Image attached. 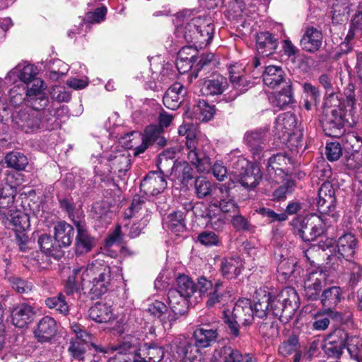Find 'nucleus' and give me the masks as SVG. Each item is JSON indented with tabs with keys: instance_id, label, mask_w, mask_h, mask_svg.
<instances>
[{
	"instance_id": "obj_1",
	"label": "nucleus",
	"mask_w": 362,
	"mask_h": 362,
	"mask_svg": "<svg viewBox=\"0 0 362 362\" xmlns=\"http://www.w3.org/2000/svg\"><path fill=\"white\" fill-rule=\"evenodd\" d=\"M252 305L247 298L239 299L232 310L223 312L224 322L228 325L230 334L239 335V325L250 326L255 316L264 319L269 317H278L280 320L290 318L299 307V298L292 287H286L277 295L272 296L267 287L257 289Z\"/></svg>"
},
{
	"instance_id": "obj_2",
	"label": "nucleus",
	"mask_w": 362,
	"mask_h": 362,
	"mask_svg": "<svg viewBox=\"0 0 362 362\" xmlns=\"http://www.w3.org/2000/svg\"><path fill=\"white\" fill-rule=\"evenodd\" d=\"M176 27V33L182 35L189 47H183L179 52V59L176 66L181 74H185L192 69V61H195L194 56L185 57L184 54L189 49H203L209 45L214 35V25L212 19L207 16L197 15L194 11L184 10L179 13L173 20Z\"/></svg>"
},
{
	"instance_id": "obj_3",
	"label": "nucleus",
	"mask_w": 362,
	"mask_h": 362,
	"mask_svg": "<svg viewBox=\"0 0 362 362\" xmlns=\"http://www.w3.org/2000/svg\"><path fill=\"white\" fill-rule=\"evenodd\" d=\"M344 95L346 96V100L344 101L345 110L339 105L340 103L337 101L333 105L332 102H329L330 107L325 108L322 127L324 132L329 136L340 137L342 136L344 133L345 122L350 124L349 118L346 117H350L352 122H355L358 116V107L362 109L358 105L359 100L355 98L353 86L349 85L345 90Z\"/></svg>"
},
{
	"instance_id": "obj_4",
	"label": "nucleus",
	"mask_w": 362,
	"mask_h": 362,
	"mask_svg": "<svg viewBox=\"0 0 362 362\" xmlns=\"http://www.w3.org/2000/svg\"><path fill=\"white\" fill-rule=\"evenodd\" d=\"M178 133L185 136L186 151L189 161L198 172H207L211 168L209 150L211 146L191 124H184L179 127Z\"/></svg>"
},
{
	"instance_id": "obj_5",
	"label": "nucleus",
	"mask_w": 362,
	"mask_h": 362,
	"mask_svg": "<svg viewBox=\"0 0 362 362\" xmlns=\"http://www.w3.org/2000/svg\"><path fill=\"white\" fill-rule=\"evenodd\" d=\"M345 347L351 359L354 362L362 361V340L356 336L349 337L348 333L341 329H336L327 336L322 349L328 356L339 358Z\"/></svg>"
},
{
	"instance_id": "obj_6",
	"label": "nucleus",
	"mask_w": 362,
	"mask_h": 362,
	"mask_svg": "<svg viewBox=\"0 0 362 362\" xmlns=\"http://www.w3.org/2000/svg\"><path fill=\"white\" fill-rule=\"evenodd\" d=\"M4 85L11 87L8 96L13 107L10 118L18 128H23V64L18 63L10 70L4 79Z\"/></svg>"
},
{
	"instance_id": "obj_7",
	"label": "nucleus",
	"mask_w": 362,
	"mask_h": 362,
	"mask_svg": "<svg viewBox=\"0 0 362 362\" xmlns=\"http://www.w3.org/2000/svg\"><path fill=\"white\" fill-rule=\"evenodd\" d=\"M15 197L16 190L13 187L8 185L0 187V219L6 218L9 220L19 250L23 252V212L18 209L6 212L14 203Z\"/></svg>"
},
{
	"instance_id": "obj_8",
	"label": "nucleus",
	"mask_w": 362,
	"mask_h": 362,
	"mask_svg": "<svg viewBox=\"0 0 362 362\" xmlns=\"http://www.w3.org/2000/svg\"><path fill=\"white\" fill-rule=\"evenodd\" d=\"M294 233L306 241H313L322 235L327 228V218L325 215L310 214L306 216H297L291 222Z\"/></svg>"
},
{
	"instance_id": "obj_9",
	"label": "nucleus",
	"mask_w": 362,
	"mask_h": 362,
	"mask_svg": "<svg viewBox=\"0 0 362 362\" xmlns=\"http://www.w3.org/2000/svg\"><path fill=\"white\" fill-rule=\"evenodd\" d=\"M90 274H86L88 281L86 290L93 297L99 298L107 293L111 287V268L104 261L95 259L92 262Z\"/></svg>"
},
{
	"instance_id": "obj_10",
	"label": "nucleus",
	"mask_w": 362,
	"mask_h": 362,
	"mask_svg": "<svg viewBox=\"0 0 362 362\" xmlns=\"http://www.w3.org/2000/svg\"><path fill=\"white\" fill-rule=\"evenodd\" d=\"M358 241L356 235L351 232L341 234L336 242L337 252L334 255L340 262L343 260L351 266L350 269L354 275L360 277L362 275V267L354 262V255L358 248Z\"/></svg>"
},
{
	"instance_id": "obj_11",
	"label": "nucleus",
	"mask_w": 362,
	"mask_h": 362,
	"mask_svg": "<svg viewBox=\"0 0 362 362\" xmlns=\"http://www.w3.org/2000/svg\"><path fill=\"white\" fill-rule=\"evenodd\" d=\"M25 84L27 90L24 105L34 109H44L47 106L49 100L44 93L45 89L44 81L39 77H34Z\"/></svg>"
},
{
	"instance_id": "obj_12",
	"label": "nucleus",
	"mask_w": 362,
	"mask_h": 362,
	"mask_svg": "<svg viewBox=\"0 0 362 362\" xmlns=\"http://www.w3.org/2000/svg\"><path fill=\"white\" fill-rule=\"evenodd\" d=\"M231 182L221 185L216 192L215 197L213 199V205L218 208L224 214H235L239 213V207L233 197L230 194V189L235 187V182L230 178Z\"/></svg>"
},
{
	"instance_id": "obj_13",
	"label": "nucleus",
	"mask_w": 362,
	"mask_h": 362,
	"mask_svg": "<svg viewBox=\"0 0 362 362\" xmlns=\"http://www.w3.org/2000/svg\"><path fill=\"white\" fill-rule=\"evenodd\" d=\"M92 262L86 267L77 265L73 268L69 275L64 286V291L67 295H71L78 292L81 289L86 290V283L88 281V276L91 271Z\"/></svg>"
},
{
	"instance_id": "obj_14",
	"label": "nucleus",
	"mask_w": 362,
	"mask_h": 362,
	"mask_svg": "<svg viewBox=\"0 0 362 362\" xmlns=\"http://www.w3.org/2000/svg\"><path fill=\"white\" fill-rule=\"evenodd\" d=\"M327 274L321 269L309 272L304 282V295L310 300L318 299L322 288L325 285Z\"/></svg>"
},
{
	"instance_id": "obj_15",
	"label": "nucleus",
	"mask_w": 362,
	"mask_h": 362,
	"mask_svg": "<svg viewBox=\"0 0 362 362\" xmlns=\"http://www.w3.org/2000/svg\"><path fill=\"white\" fill-rule=\"evenodd\" d=\"M244 140L251 152L255 162L260 161L267 152L265 149L267 139L266 132L264 130H254L247 132Z\"/></svg>"
},
{
	"instance_id": "obj_16",
	"label": "nucleus",
	"mask_w": 362,
	"mask_h": 362,
	"mask_svg": "<svg viewBox=\"0 0 362 362\" xmlns=\"http://www.w3.org/2000/svg\"><path fill=\"white\" fill-rule=\"evenodd\" d=\"M298 130L296 115L291 112L280 114L276 119L274 125L275 134L284 140L288 141Z\"/></svg>"
},
{
	"instance_id": "obj_17",
	"label": "nucleus",
	"mask_w": 362,
	"mask_h": 362,
	"mask_svg": "<svg viewBox=\"0 0 362 362\" xmlns=\"http://www.w3.org/2000/svg\"><path fill=\"white\" fill-rule=\"evenodd\" d=\"M318 211L325 215L332 214L336 208L335 190L332 185L329 182L322 184L318 190V198L317 200Z\"/></svg>"
},
{
	"instance_id": "obj_18",
	"label": "nucleus",
	"mask_w": 362,
	"mask_h": 362,
	"mask_svg": "<svg viewBox=\"0 0 362 362\" xmlns=\"http://www.w3.org/2000/svg\"><path fill=\"white\" fill-rule=\"evenodd\" d=\"M74 223L77 230L74 245L76 253L78 255L86 254L93 247L95 240L88 233L84 221L74 220Z\"/></svg>"
},
{
	"instance_id": "obj_19",
	"label": "nucleus",
	"mask_w": 362,
	"mask_h": 362,
	"mask_svg": "<svg viewBox=\"0 0 362 362\" xmlns=\"http://www.w3.org/2000/svg\"><path fill=\"white\" fill-rule=\"evenodd\" d=\"M241 68L233 65L229 69L230 80L233 90L230 92V100H235L239 95L246 92L252 86V83L243 73Z\"/></svg>"
},
{
	"instance_id": "obj_20",
	"label": "nucleus",
	"mask_w": 362,
	"mask_h": 362,
	"mask_svg": "<svg viewBox=\"0 0 362 362\" xmlns=\"http://www.w3.org/2000/svg\"><path fill=\"white\" fill-rule=\"evenodd\" d=\"M189 300L175 289L170 290L168 293V304L172 315L168 316V319L176 321L180 316L184 315L188 309Z\"/></svg>"
},
{
	"instance_id": "obj_21",
	"label": "nucleus",
	"mask_w": 362,
	"mask_h": 362,
	"mask_svg": "<svg viewBox=\"0 0 362 362\" xmlns=\"http://www.w3.org/2000/svg\"><path fill=\"white\" fill-rule=\"evenodd\" d=\"M57 325L55 320L49 316L43 317L33 329L34 337L40 343L49 342L56 335Z\"/></svg>"
},
{
	"instance_id": "obj_22",
	"label": "nucleus",
	"mask_w": 362,
	"mask_h": 362,
	"mask_svg": "<svg viewBox=\"0 0 362 362\" xmlns=\"http://www.w3.org/2000/svg\"><path fill=\"white\" fill-rule=\"evenodd\" d=\"M165 172H150L141 183V187L146 194L157 195L163 192L166 186L167 182L163 176Z\"/></svg>"
},
{
	"instance_id": "obj_23",
	"label": "nucleus",
	"mask_w": 362,
	"mask_h": 362,
	"mask_svg": "<svg viewBox=\"0 0 362 362\" xmlns=\"http://www.w3.org/2000/svg\"><path fill=\"white\" fill-rule=\"evenodd\" d=\"M186 94L187 88L180 83H175L166 90L163 98V105L168 109L176 110Z\"/></svg>"
},
{
	"instance_id": "obj_24",
	"label": "nucleus",
	"mask_w": 362,
	"mask_h": 362,
	"mask_svg": "<svg viewBox=\"0 0 362 362\" xmlns=\"http://www.w3.org/2000/svg\"><path fill=\"white\" fill-rule=\"evenodd\" d=\"M257 163L247 165L244 173L240 175L237 183L248 189H253L259 185L262 178V173Z\"/></svg>"
},
{
	"instance_id": "obj_25",
	"label": "nucleus",
	"mask_w": 362,
	"mask_h": 362,
	"mask_svg": "<svg viewBox=\"0 0 362 362\" xmlns=\"http://www.w3.org/2000/svg\"><path fill=\"white\" fill-rule=\"evenodd\" d=\"M322 40L320 30L314 27L308 28L300 40V46L303 50L313 53L320 49Z\"/></svg>"
},
{
	"instance_id": "obj_26",
	"label": "nucleus",
	"mask_w": 362,
	"mask_h": 362,
	"mask_svg": "<svg viewBox=\"0 0 362 362\" xmlns=\"http://www.w3.org/2000/svg\"><path fill=\"white\" fill-rule=\"evenodd\" d=\"M228 87V81L221 74H214L206 79L201 87V92L206 95H217L223 93Z\"/></svg>"
},
{
	"instance_id": "obj_27",
	"label": "nucleus",
	"mask_w": 362,
	"mask_h": 362,
	"mask_svg": "<svg viewBox=\"0 0 362 362\" xmlns=\"http://www.w3.org/2000/svg\"><path fill=\"white\" fill-rule=\"evenodd\" d=\"M38 244L42 253L47 256L59 259L64 255V251L59 244L50 235L42 234L38 238Z\"/></svg>"
},
{
	"instance_id": "obj_28",
	"label": "nucleus",
	"mask_w": 362,
	"mask_h": 362,
	"mask_svg": "<svg viewBox=\"0 0 362 362\" xmlns=\"http://www.w3.org/2000/svg\"><path fill=\"white\" fill-rule=\"evenodd\" d=\"M54 238L62 249L71 245L74 235L72 226L65 221H59L54 226Z\"/></svg>"
},
{
	"instance_id": "obj_29",
	"label": "nucleus",
	"mask_w": 362,
	"mask_h": 362,
	"mask_svg": "<svg viewBox=\"0 0 362 362\" xmlns=\"http://www.w3.org/2000/svg\"><path fill=\"white\" fill-rule=\"evenodd\" d=\"M88 316L98 323H105L114 318L112 306L103 302H98L91 306Z\"/></svg>"
},
{
	"instance_id": "obj_30",
	"label": "nucleus",
	"mask_w": 362,
	"mask_h": 362,
	"mask_svg": "<svg viewBox=\"0 0 362 362\" xmlns=\"http://www.w3.org/2000/svg\"><path fill=\"white\" fill-rule=\"evenodd\" d=\"M139 351L136 358H134V362H160L164 356L163 347L154 344H146Z\"/></svg>"
},
{
	"instance_id": "obj_31",
	"label": "nucleus",
	"mask_w": 362,
	"mask_h": 362,
	"mask_svg": "<svg viewBox=\"0 0 362 362\" xmlns=\"http://www.w3.org/2000/svg\"><path fill=\"white\" fill-rule=\"evenodd\" d=\"M193 337L196 345L206 348L216 341L218 332L216 328L209 326L199 327L194 331Z\"/></svg>"
},
{
	"instance_id": "obj_32",
	"label": "nucleus",
	"mask_w": 362,
	"mask_h": 362,
	"mask_svg": "<svg viewBox=\"0 0 362 362\" xmlns=\"http://www.w3.org/2000/svg\"><path fill=\"white\" fill-rule=\"evenodd\" d=\"M243 262L240 257H225L221 259L220 272L227 279H235L241 273Z\"/></svg>"
},
{
	"instance_id": "obj_33",
	"label": "nucleus",
	"mask_w": 362,
	"mask_h": 362,
	"mask_svg": "<svg viewBox=\"0 0 362 362\" xmlns=\"http://www.w3.org/2000/svg\"><path fill=\"white\" fill-rule=\"evenodd\" d=\"M162 131L161 128L158 126L150 125L145 129L143 134L136 132H131L127 134L124 139H127L130 138V136L136 135L139 138H143L146 142L148 143L151 146L154 143H157L159 146H163L166 144V139L161 136Z\"/></svg>"
},
{
	"instance_id": "obj_34",
	"label": "nucleus",
	"mask_w": 362,
	"mask_h": 362,
	"mask_svg": "<svg viewBox=\"0 0 362 362\" xmlns=\"http://www.w3.org/2000/svg\"><path fill=\"white\" fill-rule=\"evenodd\" d=\"M276 39L269 32H262L257 35V49L262 56H269L277 48Z\"/></svg>"
},
{
	"instance_id": "obj_35",
	"label": "nucleus",
	"mask_w": 362,
	"mask_h": 362,
	"mask_svg": "<svg viewBox=\"0 0 362 362\" xmlns=\"http://www.w3.org/2000/svg\"><path fill=\"white\" fill-rule=\"evenodd\" d=\"M279 353L283 356H288L294 354L293 362H300L302 357V352L298 337L296 335L290 336L286 341H283L279 345Z\"/></svg>"
},
{
	"instance_id": "obj_36",
	"label": "nucleus",
	"mask_w": 362,
	"mask_h": 362,
	"mask_svg": "<svg viewBox=\"0 0 362 362\" xmlns=\"http://www.w3.org/2000/svg\"><path fill=\"white\" fill-rule=\"evenodd\" d=\"M284 78V71L281 67L277 66H267L262 74L264 83L272 88L279 86Z\"/></svg>"
},
{
	"instance_id": "obj_37",
	"label": "nucleus",
	"mask_w": 362,
	"mask_h": 362,
	"mask_svg": "<svg viewBox=\"0 0 362 362\" xmlns=\"http://www.w3.org/2000/svg\"><path fill=\"white\" fill-rule=\"evenodd\" d=\"M148 311L155 317L160 319L165 329H168L171 327L175 321H171L168 319V316L172 315V313L168 309L167 305L158 300H156L149 305Z\"/></svg>"
},
{
	"instance_id": "obj_38",
	"label": "nucleus",
	"mask_w": 362,
	"mask_h": 362,
	"mask_svg": "<svg viewBox=\"0 0 362 362\" xmlns=\"http://www.w3.org/2000/svg\"><path fill=\"white\" fill-rule=\"evenodd\" d=\"M214 362H243L241 353L230 346H223L215 350Z\"/></svg>"
},
{
	"instance_id": "obj_39",
	"label": "nucleus",
	"mask_w": 362,
	"mask_h": 362,
	"mask_svg": "<svg viewBox=\"0 0 362 362\" xmlns=\"http://www.w3.org/2000/svg\"><path fill=\"white\" fill-rule=\"evenodd\" d=\"M62 109H48L43 110L42 114V128L46 130H54L61 127L62 120L59 119Z\"/></svg>"
},
{
	"instance_id": "obj_40",
	"label": "nucleus",
	"mask_w": 362,
	"mask_h": 362,
	"mask_svg": "<svg viewBox=\"0 0 362 362\" xmlns=\"http://www.w3.org/2000/svg\"><path fill=\"white\" fill-rule=\"evenodd\" d=\"M341 288L339 286H332L325 289L321 295V303L324 308H327L329 313L332 314L331 309L335 307L341 300Z\"/></svg>"
},
{
	"instance_id": "obj_41",
	"label": "nucleus",
	"mask_w": 362,
	"mask_h": 362,
	"mask_svg": "<svg viewBox=\"0 0 362 362\" xmlns=\"http://www.w3.org/2000/svg\"><path fill=\"white\" fill-rule=\"evenodd\" d=\"M269 101L274 107L283 108L293 103V95L291 85H287L281 91L269 97Z\"/></svg>"
},
{
	"instance_id": "obj_42",
	"label": "nucleus",
	"mask_w": 362,
	"mask_h": 362,
	"mask_svg": "<svg viewBox=\"0 0 362 362\" xmlns=\"http://www.w3.org/2000/svg\"><path fill=\"white\" fill-rule=\"evenodd\" d=\"M109 165L111 168L110 172L125 173L131 165L130 158L129 155L122 153L120 152L116 153L114 155L111 154L108 158Z\"/></svg>"
},
{
	"instance_id": "obj_43",
	"label": "nucleus",
	"mask_w": 362,
	"mask_h": 362,
	"mask_svg": "<svg viewBox=\"0 0 362 362\" xmlns=\"http://www.w3.org/2000/svg\"><path fill=\"white\" fill-rule=\"evenodd\" d=\"M215 113L214 107L209 105L205 100H199L192 110V117L199 121L210 120Z\"/></svg>"
},
{
	"instance_id": "obj_44",
	"label": "nucleus",
	"mask_w": 362,
	"mask_h": 362,
	"mask_svg": "<svg viewBox=\"0 0 362 362\" xmlns=\"http://www.w3.org/2000/svg\"><path fill=\"white\" fill-rule=\"evenodd\" d=\"M291 159L283 153H276L272 156L268 160L267 163V170L270 176L273 173L283 175L284 174V170L283 167L289 163Z\"/></svg>"
},
{
	"instance_id": "obj_45",
	"label": "nucleus",
	"mask_w": 362,
	"mask_h": 362,
	"mask_svg": "<svg viewBox=\"0 0 362 362\" xmlns=\"http://www.w3.org/2000/svg\"><path fill=\"white\" fill-rule=\"evenodd\" d=\"M176 154V150L175 148H167L163 151L158 156L157 161V166L159 170L165 172L168 174L170 171V168L176 163L173 160Z\"/></svg>"
},
{
	"instance_id": "obj_46",
	"label": "nucleus",
	"mask_w": 362,
	"mask_h": 362,
	"mask_svg": "<svg viewBox=\"0 0 362 362\" xmlns=\"http://www.w3.org/2000/svg\"><path fill=\"white\" fill-rule=\"evenodd\" d=\"M176 291L190 298L197 291V286L194 282L187 275H180L177 278Z\"/></svg>"
},
{
	"instance_id": "obj_47",
	"label": "nucleus",
	"mask_w": 362,
	"mask_h": 362,
	"mask_svg": "<svg viewBox=\"0 0 362 362\" xmlns=\"http://www.w3.org/2000/svg\"><path fill=\"white\" fill-rule=\"evenodd\" d=\"M166 224L172 232H182L185 229V213L181 211H176L169 214Z\"/></svg>"
},
{
	"instance_id": "obj_48",
	"label": "nucleus",
	"mask_w": 362,
	"mask_h": 362,
	"mask_svg": "<svg viewBox=\"0 0 362 362\" xmlns=\"http://www.w3.org/2000/svg\"><path fill=\"white\" fill-rule=\"evenodd\" d=\"M227 293L223 288L222 283L217 281L212 291L209 293L208 299L206 300V306L211 308L218 303L224 302L225 298L227 297Z\"/></svg>"
},
{
	"instance_id": "obj_49",
	"label": "nucleus",
	"mask_w": 362,
	"mask_h": 362,
	"mask_svg": "<svg viewBox=\"0 0 362 362\" xmlns=\"http://www.w3.org/2000/svg\"><path fill=\"white\" fill-rule=\"evenodd\" d=\"M199 348L196 344H187L185 345L180 352V354L182 355L183 362H201L202 354Z\"/></svg>"
},
{
	"instance_id": "obj_50",
	"label": "nucleus",
	"mask_w": 362,
	"mask_h": 362,
	"mask_svg": "<svg viewBox=\"0 0 362 362\" xmlns=\"http://www.w3.org/2000/svg\"><path fill=\"white\" fill-rule=\"evenodd\" d=\"M45 304L49 308L54 309L57 312L64 315H66L69 313V306L62 293H59L57 296L47 298Z\"/></svg>"
},
{
	"instance_id": "obj_51",
	"label": "nucleus",
	"mask_w": 362,
	"mask_h": 362,
	"mask_svg": "<svg viewBox=\"0 0 362 362\" xmlns=\"http://www.w3.org/2000/svg\"><path fill=\"white\" fill-rule=\"evenodd\" d=\"M88 347V344L78 339H71L68 347V352L72 359L83 361Z\"/></svg>"
},
{
	"instance_id": "obj_52",
	"label": "nucleus",
	"mask_w": 362,
	"mask_h": 362,
	"mask_svg": "<svg viewBox=\"0 0 362 362\" xmlns=\"http://www.w3.org/2000/svg\"><path fill=\"white\" fill-rule=\"evenodd\" d=\"M175 173L182 182H187L193 177V169L187 162H180L170 168V174Z\"/></svg>"
},
{
	"instance_id": "obj_53",
	"label": "nucleus",
	"mask_w": 362,
	"mask_h": 362,
	"mask_svg": "<svg viewBox=\"0 0 362 362\" xmlns=\"http://www.w3.org/2000/svg\"><path fill=\"white\" fill-rule=\"evenodd\" d=\"M139 340L137 338L132 336H127L124 338V340L119 343L118 346L115 348L118 350L119 353L123 354H135L134 358H136V351H138Z\"/></svg>"
},
{
	"instance_id": "obj_54",
	"label": "nucleus",
	"mask_w": 362,
	"mask_h": 362,
	"mask_svg": "<svg viewBox=\"0 0 362 362\" xmlns=\"http://www.w3.org/2000/svg\"><path fill=\"white\" fill-rule=\"evenodd\" d=\"M212 189V183L206 177H199L194 181V192L197 197L199 199H202L210 195Z\"/></svg>"
},
{
	"instance_id": "obj_55",
	"label": "nucleus",
	"mask_w": 362,
	"mask_h": 362,
	"mask_svg": "<svg viewBox=\"0 0 362 362\" xmlns=\"http://www.w3.org/2000/svg\"><path fill=\"white\" fill-rule=\"evenodd\" d=\"M40 110L32 108L28 113V117L24 122V127H27L26 132H35L42 127V114Z\"/></svg>"
},
{
	"instance_id": "obj_56",
	"label": "nucleus",
	"mask_w": 362,
	"mask_h": 362,
	"mask_svg": "<svg viewBox=\"0 0 362 362\" xmlns=\"http://www.w3.org/2000/svg\"><path fill=\"white\" fill-rule=\"evenodd\" d=\"M296 266V262L294 259H284L280 262L277 272L286 280L294 273Z\"/></svg>"
},
{
	"instance_id": "obj_57",
	"label": "nucleus",
	"mask_w": 362,
	"mask_h": 362,
	"mask_svg": "<svg viewBox=\"0 0 362 362\" xmlns=\"http://www.w3.org/2000/svg\"><path fill=\"white\" fill-rule=\"evenodd\" d=\"M145 202L143 199L139 196H135L132 200L131 206L129 207L124 212V218L129 219L136 216L140 211L145 210L147 213V209L145 207Z\"/></svg>"
},
{
	"instance_id": "obj_58",
	"label": "nucleus",
	"mask_w": 362,
	"mask_h": 362,
	"mask_svg": "<svg viewBox=\"0 0 362 362\" xmlns=\"http://www.w3.org/2000/svg\"><path fill=\"white\" fill-rule=\"evenodd\" d=\"M214 59L215 57L213 53H207L201 55L199 57L198 63L190 73L191 80L193 78H197L198 77L199 71H201L204 67L209 66L211 64H212Z\"/></svg>"
},
{
	"instance_id": "obj_59",
	"label": "nucleus",
	"mask_w": 362,
	"mask_h": 362,
	"mask_svg": "<svg viewBox=\"0 0 362 362\" xmlns=\"http://www.w3.org/2000/svg\"><path fill=\"white\" fill-rule=\"evenodd\" d=\"M11 323L18 328L17 337L23 334V305H17L11 313Z\"/></svg>"
},
{
	"instance_id": "obj_60",
	"label": "nucleus",
	"mask_w": 362,
	"mask_h": 362,
	"mask_svg": "<svg viewBox=\"0 0 362 362\" xmlns=\"http://www.w3.org/2000/svg\"><path fill=\"white\" fill-rule=\"evenodd\" d=\"M320 84L324 87L326 91V95L329 96L325 103L326 105H329V102L337 101L339 103L338 96L335 94L333 85L331 79L327 74H323L319 78Z\"/></svg>"
},
{
	"instance_id": "obj_61",
	"label": "nucleus",
	"mask_w": 362,
	"mask_h": 362,
	"mask_svg": "<svg viewBox=\"0 0 362 362\" xmlns=\"http://www.w3.org/2000/svg\"><path fill=\"white\" fill-rule=\"evenodd\" d=\"M295 187V182L292 180H287L282 185L279 186L273 192V198L280 201L284 199L288 194L292 192Z\"/></svg>"
},
{
	"instance_id": "obj_62",
	"label": "nucleus",
	"mask_w": 362,
	"mask_h": 362,
	"mask_svg": "<svg viewBox=\"0 0 362 362\" xmlns=\"http://www.w3.org/2000/svg\"><path fill=\"white\" fill-rule=\"evenodd\" d=\"M356 33H362V11H358L353 16L346 40L352 39Z\"/></svg>"
},
{
	"instance_id": "obj_63",
	"label": "nucleus",
	"mask_w": 362,
	"mask_h": 362,
	"mask_svg": "<svg viewBox=\"0 0 362 362\" xmlns=\"http://www.w3.org/2000/svg\"><path fill=\"white\" fill-rule=\"evenodd\" d=\"M346 165L348 168L357 171L362 165V149L354 151L346 157Z\"/></svg>"
},
{
	"instance_id": "obj_64",
	"label": "nucleus",
	"mask_w": 362,
	"mask_h": 362,
	"mask_svg": "<svg viewBox=\"0 0 362 362\" xmlns=\"http://www.w3.org/2000/svg\"><path fill=\"white\" fill-rule=\"evenodd\" d=\"M325 154L329 161L337 160L342 155V148L339 142H330L326 145Z\"/></svg>"
}]
</instances>
